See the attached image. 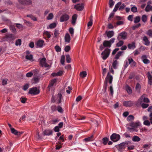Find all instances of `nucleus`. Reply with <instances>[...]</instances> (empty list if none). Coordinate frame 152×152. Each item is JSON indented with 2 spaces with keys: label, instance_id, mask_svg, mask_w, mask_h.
<instances>
[{
  "label": "nucleus",
  "instance_id": "10",
  "mask_svg": "<svg viewBox=\"0 0 152 152\" xmlns=\"http://www.w3.org/2000/svg\"><path fill=\"white\" fill-rule=\"evenodd\" d=\"M133 102L131 101H124L123 102V105L125 107H130L133 105Z\"/></svg>",
  "mask_w": 152,
  "mask_h": 152
},
{
  "label": "nucleus",
  "instance_id": "39",
  "mask_svg": "<svg viewBox=\"0 0 152 152\" xmlns=\"http://www.w3.org/2000/svg\"><path fill=\"white\" fill-rule=\"evenodd\" d=\"M140 18L139 16H137L135 17L134 20V23H138L140 20Z\"/></svg>",
  "mask_w": 152,
  "mask_h": 152
},
{
  "label": "nucleus",
  "instance_id": "62",
  "mask_svg": "<svg viewBox=\"0 0 152 152\" xmlns=\"http://www.w3.org/2000/svg\"><path fill=\"white\" fill-rule=\"evenodd\" d=\"M69 31L70 34L72 35V36L74 34V29L72 27L70 28L69 29Z\"/></svg>",
  "mask_w": 152,
  "mask_h": 152
},
{
  "label": "nucleus",
  "instance_id": "30",
  "mask_svg": "<svg viewBox=\"0 0 152 152\" xmlns=\"http://www.w3.org/2000/svg\"><path fill=\"white\" fill-rule=\"evenodd\" d=\"M146 34L148 36L150 37H152V29H150L146 32Z\"/></svg>",
  "mask_w": 152,
  "mask_h": 152
},
{
  "label": "nucleus",
  "instance_id": "18",
  "mask_svg": "<svg viewBox=\"0 0 152 152\" xmlns=\"http://www.w3.org/2000/svg\"><path fill=\"white\" fill-rule=\"evenodd\" d=\"M77 18V15L76 14L73 15L72 17V21L71 23L73 25H75V24Z\"/></svg>",
  "mask_w": 152,
  "mask_h": 152
},
{
  "label": "nucleus",
  "instance_id": "4",
  "mask_svg": "<svg viewBox=\"0 0 152 152\" xmlns=\"http://www.w3.org/2000/svg\"><path fill=\"white\" fill-rule=\"evenodd\" d=\"M120 136L119 134L113 133L110 137L111 140L114 142L118 141L120 139Z\"/></svg>",
  "mask_w": 152,
  "mask_h": 152
},
{
  "label": "nucleus",
  "instance_id": "7",
  "mask_svg": "<svg viewBox=\"0 0 152 152\" xmlns=\"http://www.w3.org/2000/svg\"><path fill=\"white\" fill-rule=\"evenodd\" d=\"M46 58H43L40 59L39 63L42 67L44 66L45 67H49L50 66L48 64L46 61Z\"/></svg>",
  "mask_w": 152,
  "mask_h": 152
},
{
  "label": "nucleus",
  "instance_id": "26",
  "mask_svg": "<svg viewBox=\"0 0 152 152\" xmlns=\"http://www.w3.org/2000/svg\"><path fill=\"white\" fill-rule=\"evenodd\" d=\"M94 140L93 135H92L90 137L85 138L83 140L86 142L92 141Z\"/></svg>",
  "mask_w": 152,
  "mask_h": 152
},
{
  "label": "nucleus",
  "instance_id": "20",
  "mask_svg": "<svg viewBox=\"0 0 152 152\" xmlns=\"http://www.w3.org/2000/svg\"><path fill=\"white\" fill-rule=\"evenodd\" d=\"M106 34L108 38H110L114 35V32L113 31H109L108 32L106 31Z\"/></svg>",
  "mask_w": 152,
  "mask_h": 152
},
{
  "label": "nucleus",
  "instance_id": "1",
  "mask_svg": "<svg viewBox=\"0 0 152 152\" xmlns=\"http://www.w3.org/2000/svg\"><path fill=\"white\" fill-rule=\"evenodd\" d=\"M113 79V76L110 75V73L109 72L107 74V76L105 79L104 82V91H106L107 88V84L109 81V83L111 84L112 82V80Z\"/></svg>",
  "mask_w": 152,
  "mask_h": 152
},
{
  "label": "nucleus",
  "instance_id": "9",
  "mask_svg": "<svg viewBox=\"0 0 152 152\" xmlns=\"http://www.w3.org/2000/svg\"><path fill=\"white\" fill-rule=\"evenodd\" d=\"M18 1L20 4L23 5H29L32 3L31 0H18Z\"/></svg>",
  "mask_w": 152,
  "mask_h": 152
},
{
  "label": "nucleus",
  "instance_id": "29",
  "mask_svg": "<svg viewBox=\"0 0 152 152\" xmlns=\"http://www.w3.org/2000/svg\"><path fill=\"white\" fill-rule=\"evenodd\" d=\"M43 36H47L48 38H50L51 37L50 32L47 31H45L44 32Z\"/></svg>",
  "mask_w": 152,
  "mask_h": 152
},
{
  "label": "nucleus",
  "instance_id": "27",
  "mask_svg": "<svg viewBox=\"0 0 152 152\" xmlns=\"http://www.w3.org/2000/svg\"><path fill=\"white\" fill-rule=\"evenodd\" d=\"M141 88V86L139 83H137L135 87V89L137 92H140V89Z\"/></svg>",
  "mask_w": 152,
  "mask_h": 152
},
{
  "label": "nucleus",
  "instance_id": "25",
  "mask_svg": "<svg viewBox=\"0 0 152 152\" xmlns=\"http://www.w3.org/2000/svg\"><path fill=\"white\" fill-rule=\"evenodd\" d=\"M57 99H56V100L58 101L57 103L58 104L61 103V99L62 97V95L60 93H58L57 95Z\"/></svg>",
  "mask_w": 152,
  "mask_h": 152
},
{
  "label": "nucleus",
  "instance_id": "46",
  "mask_svg": "<svg viewBox=\"0 0 152 152\" xmlns=\"http://www.w3.org/2000/svg\"><path fill=\"white\" fill-rule=\"evenodd\" d=\"M65 57L64 55L62 56L61 57V62L62 64H64L65 61Z\"/></svg>",
  "mask_w": 152,
  "mask_h": 152
},
{
  "label": "nucleus",
  "instance_id": "19",
  "mask_svg": "<svg viewBox=\"0 0 152 152\" xmlns=\"http://www.w3.org/2000/svg\"><path fill=\"white\" fill-rule=\"evenodd\" d=\"M103 45L104 47H108L110 48L111 46V44H110L109 42L107 40H104L103 43Z\"/></svg>",
  "mask_w": 152,
  "mask_h": 152
},
{
  "label": "nucleus",
  "instance_id": "38",
  "mask_svg": "<svg viewBox=\"0 0 152 152\" xmlns=\"http://www.w3.org/2000/svg\"><path fill=\"white\" fill-rule=\"evenodd\" d=\"M141 19L142 21L145 23L146 22L147 20V16L145 15H143Z\"/></svg>",
  "mask_w": 152,
  "mask_h": 152
},
{
  "label": "nucleus",
  "instance_id": "51",
  "mask_svg": "<svg viewBox=\"0 0 152 152\" xmlns=\"http://www.w3.org/2000/svg\"><path fill=\"white\" fill-rule=\"evenodd\" d=\"M56 24L55 23H53L50 24L49 27L50 28H53L56 26Z\"/></svg>",
  "mask_w": 152,
  "mask_h": 152
},
{
  "label": "nucleus",
  "instance_id": "54",
  "mask_svg": "<svg viewBox=\"0 0 152 152\" xmlns=\"http://www.w3.org/2000/svg\"><path fill=\"white\" fill-rule=\"evenodd\" d=\"M128 61H129V64H130L132 62L135 65V62L133 60L132 58H128Z\"/></svg>",
  "mask_w": 152,
  "mask_h": 152
},
{
  "label": "nucleus",
  "instance_id": "52",
  "mask_svg": "<svg viewBox=\"0 0 152 152\" xmlns=\"http://www.w3.org/2000/svg\"><path fill=\"white\" fill-rule=\"evenodd\" d=\"M55 49L56 50L57 52H60L61 50V48L58 45L56 46L55 47Z\"/></svg>",
  "mask_w": 152,
  "mask_h": 152
},
{
  "label": "nucleus",
  "instance_id": "61",
  "mask_svg": "<svg viewBox=\"0 0 152 152\" xmlns=\"http://www.w3.org/2000/svg\"><path fill=\"white\" fill-rule=\"evenodd\" d=\"M145 10L146 12H148L150 11V5H148L145 7Z\"/></svg>",
  "mask_w": 152,
  "mask_h": 152
},
{
  "label": "nucleus",
  "instance_id": "16",
  "mask_svg": "<svg viewBox=\"0 0 152 152\" xmlns=\"http://www.w3.org/2000/svg\"><path fill=\"white\" fill-rule=\"evenodd\" d=\"M147 75L148 79V84L151 85L152 84V76L149 72H148Z\"/></svg>",
  "mask_w": 152,
  "mask_h": 152
},
{
  "label": "nucleus",
  "instance_id": "17",
  "mask_svg": "<svg viewBox=\"0 0 152 152\" xmlns=\"http://www.w3.org/2000/svg\"><path fill=\"white\" fill-rule=\"evenodd\" d=\"M143 40L145 42L144 44L145 45L149 46L150 45V42L147 36H145L143 37Z\"/></svg>",
  "mask_w": 152,
  "mask_h": 152
},
{
  "label": "nucleus",
  "instance_id": "49",
  "mask_svg": "<svg viewBox=\"0 0 152 152\" xmlns=\"http://www.w3.org/2000/svg\"><path fill=\"white\" fill-rule=\"evenodd\" d=\"M134 119V117L132 115H129L127 118V119L128 121H130L133 120Z\"/></svg>",
  "mask_w": 152,
  "mask_h": 152
},
{
  "label": "nucleus",
  "instance_id": "55",
  "mask_svg": "<svg viewBox=\"0 0 152 152\" xmlns=\"http://www.w3.org/2000/svg\"><path fill=\"white\" fill-rule=\"evenodd\" d=\"M128 129L129 131L131 132H133L134 131H135V132H137V130H136L135 128H130L129 127H128Z\"/></svg>",
  "mask_w": 152,
  "mask_h": 152
},
{
  "label": "nucleus",
  "instance_id": "63",
  "mask_svg": "<svg viewBox=\"0 0 152 152\" xmlns=\"http://www.w3.org/2000/svg\"><path fill=\"white\" fill-rule=\"evenodd\" d=\"M51 108L52 111L53 112L55 111L57 109V108L55 105L52 106L51 107Z\"/></svg>",
  "mask_w": 152,
  "mask_h": 152
},
{
  "label": "nucleus",
  "instance_id": "41",
  "mask_svg": "<svg viewBox=\"0 0 152 152\" xmlns=\"http://www.w3.org/2000/svg\"><path fill=\"white\" fill-rule=\"evenodd\" d=\"M118 61L117 60H115L113 62L112 64V66L115 69L117 68L116 65L117 64Z\"/></svg>",
  "mask_w": 152,
  "mask_h": 152
},
{
  "label": "nucleus",
  "instance_id": "60",
  "mask_svg": "<svg viewBox=\"0 0 152 152\" xmlns=\"http://www.w3.org/2000/svg\"><path fill=\"white\" fill-rule=\"evenodd\" d=\"M33 74L31 72H29L27 73L26 75L27 77H31L33 75Z\"/></svg>",
  "mask_w": 152,
  "mask_h": 152
},
{
  "label": "nucleus",
  "instance_id": "28",
  "mask_svg": "<svg viewBox=\"0 0 152 152\" xmlns=\"http://www.w3.org/2000/svg\"><path fill=\"white\" fill-rule=\"evenodd\" d=\"M126 90L128 94H130L132 93V91L131 88L129 86H126Z\"/></svg>",
  "mask_w": 152,
  "mask_h": 152
},
{
  "label": "nucleus",
  "instance_id": "32",
  "mask_svg": "<svg viewBox=\"0 0 152 152\" xmlns=\"http://www.w3.org/2000/svg\"><path fill=\"white\" fill-rule=\"evenodd\" d=\"M80 75L82 77L84 78L86 77L87 74L86 71H83L80 72Z\"/></svg>",
  "mask_w": 152,
  "mask_h": 152
},
{
  "label": "nucleus",
  "instance_id": "40",
  "mask_svg": "<svg viewBox=\"0 0 152 152\" xmlns=\"http://www.w3.org/2000/svg\"><path fill=\"white\" fill-rule=\"evenodd\" d=\"M119 42L116 44V46L118 47L122 46L124 44V42L122 40H119Z\"/></svg>",
  "mask_w": 152,
  "mask_h": 152
},
{
  "label": "nucleus",
  "instance_id": "58",
  "mask_svg": "<svg viewBox=\"0 0 152 152\" xmlns=\"http://www.w3.org/2000/svg\"><path fill=\"white\" fill-rule=\"evenodd\" d=\"M70 48L69 45L66 46L64 48V50L65 52H68L70 50Z\"/></svg>",
  "mask_w": 152,
  "mask_h": 152
},
{
  "label": "nucleus",
  "instance_id": "13",
  "mask_svg": "<svg viewBox=\"0 0 152 152\" xmlns=\"http://www.w3.org/2000/svg\"><path fill=\"white\" fill-rule=\"evenodd\" d=\"M141 59L143 62L145 64H148L150 63V61L147 59V57L145 55H143L141 57Z\"/></svg>",
  "mask_w": 152,
  "mask_h": 152
},
{
  "label": "nucleus",
  "instance_id": "44",
  "mask_svg": "<svg viewBox=\"0 0 152 152\" xmlns=\"http://www.w3.org/2000/svg\"><path fill=\"white\" fill-rule=\"evenodd\" d=\"M11 132L12 133L16 135L18 133V131L13 128H11Z\"/></svg>",
  "mask_w": 152,
  "mask_h": 152
},
{
  "label": "nucleus",
  "instance_id": "5",
  "mask_svg": "<svg viewBox=\"0 0 152 152\" xmlns=\"http://www.w3.org/2000/svg\"><path fill=\"white\" fill-rule=\"evenodd\" d=\"M127 33L125 31H123L118 35L117 39L118 40L121 39H125L127 38Z\"/></svg>",
  "mask_w": 152,
  "mask_h": 152
},
{
  "label": "nucleus",
  "instance_id": "53",
  "mask_svg": "<svg viewBox=\"0 0 152 152\" xmlns=\"http://www.w3.org/2000/svg\"><path fill=\"white\" fill-rule=\"evenodd\" d=\"M26 58L28 60H31L33 58V56L32 55H26Z\"/></svg>",
  "mask_w": 152,
  "mask_h": 152
},
{
  "label": "nucleus",
  "instance_id": "34",
  "mask_svg": "<svg viewBox=\"0 0 152 152\" xmlns=\"http://www.w3.org/2000/svg\"><path fill=\"white\" fill-rule=\"evenodd\" d=\"M124 53L123 51H119L115 55V58L117 59L119 58V57L121 56L122 54Z\"/></svg>",
  "mask_w": 152,
  "mask_h": 152
},
{
  "label": "nucleus",
  "instance_id": "14",
  "mask_svg": "<svg viewBox=\"0 0 152 152\" xmlns=\"http://www.w3.org/2000/svg\"><path fill=\"white\" fill-rule=\"evenodd\" d=\"M53 131L52 130L49 129H46L43 132V135L46 136H50L52 135Z\"/></svg>",
  "mask_w": 152,
  "mask_h": 152
},
{
  "label": "nucleus",
  "instance_id": "43",
  "mask_svg": "<svg viewBox=\"0 0 152 152\" xmlns=\"http://www.w3.org/2000/svg\"><path fill=\"white\" fill-rule=\"evenodd\" d=\"M143 124L144 125L148 126H149L151 124L150 122L148 120H145Z\"/></svg>",
  "mask_w": 152,
  "mask_h": 152
},
{
  "label": "nucleus",
  "instance_id": "23",
  "mask_svg": "<svg viewBox=\"0 0 152 152\" xmlns=\"http://www.w3.org/2000/svg\"><path fill=\"white\" fill-rule=\"evenodd\" d=\"M65 40L66 42L69 43L70 40V37L68 33H66L65 37Z\"/></svg>",
  "mask_w": 152,
  "mask_h": 152
},
{
  "label": "nucleus",
  "instance_id": "24",
  "mask_svg": "<svg viewBox=\"0 0 152 152\" xmlns=\"http://www.w3.org/2000/svg\"><path fill=\"white\" fill-rule=\"evenodd\" d=\"M56 82V79H54L52 80L51 81V83H50V84L48 86V88L50 90V88H52L54 83H55Z\"/></svg>",
  "mask_w": 152,
  "mask_h": 152
},
{
  "label": "nucleus",
  "instance_id": "45",
  "mask_svg": "<svg viewBox=\"0 0 152 152\" xmlns=\"http://www.w3.org/2000/svg\"><path fill=\"white\" fill-rule=\"evenodd\" d=\"M114 2L113 0H110L109 1V4L110 7L111 8H112L114 5Z\"/></svg>",
  "mask_w": 152,
  "mask_h": 152
},
{
  "label": "nucleus",
  "instance_id": "64",
  "mask_svg": "<svg viewBox=\"0 0 152 152\" xmlns=\"http://www.w3.org/2000/svg\"><path fill=\"white\" fill-rule=\"evenodd\" d=\"M59 34V31L58 30L55 29L54 33L55 37H56L57 35Z\"/></svg>",
  "mask_w": 152,
  "mask_h": 152
},
{
  "label": "nucleus",
  "instance_id": "22",
  "mask_svg": "<svg viewBox=\"0 0 152 152\" xmlns=\"http://www.w3.org/2000/svg\"><path fill=\"white\" fill-rule=\"evenodd\" d=\"M128 47L129 49H134L136 48L135 44V42H132L131 43L129 44Z\"/></svg>",
  "mask_w": 152,
  "mask_h": 152
},
{
  "label": "nucleus",
  "instance_id": "57",
  "mask_svg": "<svg viewBox=\"0 0 152 152\" xmlns=\"http://www.w3.org/2000/svg\"><path fill=\"white\" fill-rule=\"evenodd\" d=\"M67 88V89L66 90V92L68 94H70V91L72 89V88L70 86H69Z\"/></svg>",
  "mask_w": 152,
  "mask_h": 152
},
{
  "label": "nucleus",
  "instance_id": "11",
  "mask_svg": "<svg viewBox=\"0 0 152 152\" xmlns=\"http://www.w3.org/2000/svg\"><path fill=\"white\" fill-rule=\"evenodd\" d=\"M141 125L140 123L138 121L137 122H132L130 124V126L132 128H137L138 127L140 126Z\"/></svg>",
  "mask_w": 152,
  "mask_h": 152
},
{
  "label": "nucleus",
  "instance_id": "56",
  "mask_svg": "<svg viewBox=\"0 0 152 152\" xmlns=\"http://www.w3.org/2000/svg\"><path fill=\"white\" fill-rule=\"evenodd\" d=\"M57 110L60 113H62L63 111V109L61 107L58 106L57 107Z\"/></svg>",
  "mask_w": 152,
  "mask_h": 152
},
{
  "label": "nucleus",
  "instance_id": "15",
  "mask_svg": "<svg viewBox=\"0 0 152 152\" xmlns=\"http://www.w3.org/2000/svg\"><path fill=\"white\" fill-rule=\"evenodd\" d=\"M44 43V41L42 39H39L37 42L36 45L37 47L41 48L42 47Z\"/></svg>",
  "mask_w": 152,
  "mask_h": 152
},
{
  "label": "nucleus",
  "instance_id": "42",
  "mask_svg": "<svg viewBox=\"0 0 152 152\" xmlns=\"http://www.w3.org/2000/svg\"><path fill=\"white\" fill-rule=\"evenodd\" d=\"M10 30L13 32L15 33L16 32V29L15 27L12 25H11L10 27Z\"/></svg>",
  "mask_w": 152,
  "mask_h": 152
},
{
  "label": "nucleus",
  "instance_id": "6",
  "mask_svg": "<svg viewBox=\"0 0 152 152\" xmlns=\"http://www.w3.org/2000/svg\"><path fill=\"white\" fill-rule=\"evenodd\" d=\"M39 92L36 87H34L30 88L29 89L28 93L34 95L37 94H39Z\"/></svg>",
  "mask_w": 152,
  "mask_h": 152
},
{
  "label": "nucleus",
  "instance_id": "8",
  "mask_svg": "<svg viewBox=\"0 0 152 152\" xmlns=\"http://www.w3.org/2000/svg\"><path fill=\"white\" fill-rule=\"evenodd\" d=\"M69 18V15L66 14H64L62 15L60 17V21L61 22H64L67 21Z\"/></svg>",
  "mask_w": 152,
  "mask_h": 152
},
{
  "label": "nucleus",
  "instance_id": "12",
  "mask_svg": "<svg viewBox=\"0 0 152 152\" xmlns=\"http://www.w3.org/2000/svg\"><path fill=\"white\" fill-rule=\"evenodd\" d=\"M5 38L7 40H12L15 39L14 35L12 34H8L6 35Z\"/></svg>",
  "mask_w": 152,
  "mask_h": 152
},
{
  "label": "nucleus",
  "instance_id": "3",
  "mask_svg": "<svg viewBox=\"0 0 152 152\" xmlns=\"http://www.w3.org/2000/svg\"><path fill=\"white\" fill-rule=\"evenodd\" d=\"M130 143V142L127 141L118 144V151H120L121 150L124 149L126 147L128 146V144Z\"/></svg>",
  "mask_w": 152,
  "mask_h": 152
},
{
  "label": "nucleus",
  "instance_id": "47",
  "mask_svg": "<svg viewBox=\"0 0 152 152\" xmlns=\"http://www.w3.org/2000/svg\"><path fill=\"white\" fill-rule=\"evenodd\" d=\"M53 17V15L52 13H50L47 17L48 20H50L52 19Z\"/></svg>",
  "mask_w": 152,
  "mask_h": 152
},
{
  "label": "nucleus",
  "instance_id": "48",
  "mask_svg": "<svg viewBox=\"0 0 152 152\" xmlns=\"http://www.w3.org/2000/svg\"><path fill=\"white\" fill-rule=\"evenodd\" d=\"M66 61L68 63H69L71 62V59L69 55L66 56Z\"/></svg>",
  "mask_w": 152,
  "mask_h": 152
},
{
  "label": "nucleus",
  "instance_id": "2",
  "mask_svg": "<svg viewBox=\"0 0 152 152\" xmlns=\"http://www.w3.org/2000/svg\"><path fill=\"white\" fill-rule=\"evenodd\" d=\"M111 50L108 48H106L101 54L103 60H106L109 56Z\"/></svg>",
  "mask_w": 152,
  "mask_h": 152
},
{
  "label": "nucleus",
  "instance_id": "50",
  "mask_svg": "<svg viewBox=\"0 0 152 152\" xmlns=\"http://www.w3.org/2000/svg\"><path fill=\"white\" fill-rule=\"evenodd\" d=\"M131 11L134 12H136L137 11V8L134 6L131 8Z\"/></svg>",
  "mask_w": 152,
  "mask_h": 152
},
{
  "label": "nucleus",
  "instance_id": "31",
  "mask_svg": "<svg viewBox=\"0 0 152 152\" xmlns=\"http://www.w3.org/2000/svg\"><path fill=\"white\" fill-rule=\"evenodd\" d=\"M140 139L137 136H134L132 138V140L134 142H138L140 141Z\"/></svg>",
  "mask_w": 152,
  "mask_h": 152
},
{
  "label": "nucleus",
  "instance_id": "21",
  "mask_svg": "<svg viewBox=\"0 0 152 152\" xmlns=\"http://www.w3.org/2000/svg\"><path fill=\"white\" fill-rule=\"evenodd\" d=\"M75 7L77 10L78 11L82 10L83 8V5L79 4L75 5Z\"/></svg>",
  "mask_w": 152,
  "mask_h": 152
},
{
  "label": "nucleus",
  "instance_id": "59",
  "mask_svg": "<svg viewBox=\"0 0 152 152\" xmlns=\"http://www.w3.org/2000/svg\"><path fill=\"white\" fill-rule=\"evenodd\" d=\"M149 104L145 103H142L141 104V106L143 108H145L148 107Z\"/></svg>",
  "mask_w": 152,
  "mask_h": 152
},
{
  "label": "nucleus",
  "instance_id": "35",
  "mask_svg": "<svg viewBox=\"0 0 152 152\" xmlns=\"http://www.w3.org/2000/svg\"><path fill=\"white\" fill-rule=\"evenodd\" d=\"M27 17L30 18L32 20L34 21H37L36 18L32 15H27Z\"/></svg>",
  "mask_w": 152,
  "mask_h": 152
},
{
  "label": "nucleus",
  "instance_id": "33",
  "mask_svg": "<svg viewBox=\"0 0 152 152\" xmlns=\"http://www.w3.org/2000/svg\"><path fill=\"white\" fill-rule=\"evenodd\" d=\"M102 143L104 145H105L107 144V143L108 142L109 139L108 138H107V137H105L103 138L102 139Z\"/></svg>",
  "mask_w": 152,
  "mask_h": 152
},
{
  "label": "nucleus",
  "instance_id": "37",
  "mask_svg": "<svg viewBox=\"0 0 152 152\" xmlns=\"http://www.w3.org/2000/svg\"><path fill=\"white\" fill-rule=\"evenodd\" d=\"M21 44V40L20 39H18L15 42V44L16 46L20 45Z\"/></svg>",
  "mask_w": 152,
  "mask_h": 152
},
{
  "label": "nucleus",
  "instance_id": "36",
  "mask_svg": "<svg viewBox=\"0 0 152 152\" xmlns=\"http://www.w3.org/2000/svg\"><path fill=\"white\" fill-rule=\"evenodd\" d=\"M93 19L92 16H91L90 18V21L88 22L87 26L88 27L91 26L92 25Z\"/></svg>",
  "mask_w": 152,
  "mask_h": 152
}]
</instances>
